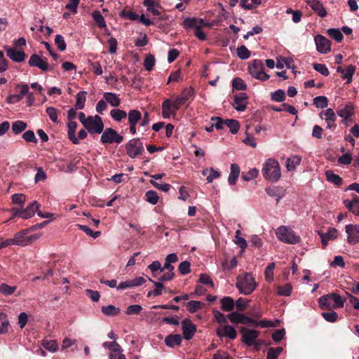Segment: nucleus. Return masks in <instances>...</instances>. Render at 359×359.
<instances>
[{"label": "nucleus", "mask_w": 359, "mask_h": 359, "mask_svg": "<svg viewBox=\"0 0 359 359\" xmlns=\"http://www.w3.org/2000/svg\"><path fill=\"white\" fill-rule=\"evenodd\" d=\"M101 310L102 312L107 316H115L120 313V309L113 305L103 306Z\"/></svg>", "instance_id": "nucleus-35"}, {"label": "nucleus", "mask_w": 359, "mask_h": 359, "mask_svg": "<svg viewBox=\"0 0 359 359\" xmlns=\"http://www.w3.org/2000/svg\"><path fill=\"white\" fill-rule=\"evenodd\" d=\"M258 174H259V170L257 168H254L250 169L247 172H243L242 173V179L244 181L248 182L253 179H255L257 177Z\"/></svg>", "instance_id": "nucleus-49"}, {"label": "nucleus", "mask_w": 359, "mask_h": 359, "mask_svg": "<svg viewBox=\"0 0 359 359\" xmlns=\"http://www.w3.org/2000/svg\"><path fill=\"white\" fill-rule=\"evenodd\" d=\"M84 127L90 133L101 134L104 130V123L98 115L88 116Z\"/></svg>", "instance_id": "nucleus-6"}, {"label": "nucleus", "mask_w": 359, "mask_h": 359, "mask_svg": "<svg viewBox=\"0 0 359 359\" xmlns=\"http://www.w3.org/2000/svg\"><path fill=\"white\" fill-rule=\"evenodd\" d=\"M316 50L321 54H326L331 50V43L324 36L318 34L314 38Z\"/></svg>", "instance_id": "nucleus-11"}, {"label": "nucleus", "mask_w": 359, "mask_h": 359, "mask_svg": "<svg viewBox=\"0 0 359 359\" xmlns=\"http://www.w3.org/2000/svg\"><path fill=\"white\" fill-rule=\"evenodd\" d=\"M29 66L38 67L42 71H48L49 69V65L46 58H41L36 54H33L30 56L29 62Z\"/></svg>", "instance_id": "nucleus-14"}, {"label": "nucleus", "mask_w": 359, "mask_h": 359, "mask_svg": "<svg viewBox=\"0 0 359 359\" xmlns=\"http://www.w3.org/2000/svg\"><path fill=\"white\" fill-rule=\"evenodd\" d=\"M16 289V286H10L6 283H1L0 285V293L4 296L13 294L15 292Z\"/></svg>", "instance_id": "nucleus-39"}, {"label": "nucleus", "mask_w": 359, "mask_h": 359, "mask_svg": "<svg viewBox=\"0 0 359 359\" xmlns=\"http://www.w3.org/2000/svg\"><path fill=\"white\" fill-rule=\"evenodd\" d=\"M327 32L330 37L335 39L337 42H340L344 38L342 33L339 29L330 28L327 29Z\"/></svg>", "instance_id": "nucleus-53"}, {"label": "nucleus", "mask_w": 359, "mask_h": 359, "mask_svg": "<svg viewBox=\"0 0 359 359\" xmlns=\"http://www.w3.org/2000/svg\"><path fill=\"white\" fill-rule=\"evenodd\" d=\"M145 196L147 201L152 205H156L159 199L157 192L152 190L147 191Z\"/></svg>", "instance_id": "nucleus-47"}, {"label": "nucleus", "mask_w": 359, "mask_h": 359, "mask_svg": "<svg viewBox=\"0 0 359 359\" xmlns=\"http://www.w3.org/2000/svg\"><path fill=\"white\" fill-rule=\"evenodd\" d=\"M277 238L288 244H297L301 241V238L296 233L285 226H280L276 230Z\"/></svg>", "instance_id": "nucleus-4"}, {"label": "nucleus", "mask_w": 359, "mask_h": 359, "mask_svg": "<svg viewBox=\"0 0 359 359\" xmlns=\"http://www.w3.org/2000/svg\"><path fill=\"white\" fill-rule=\"evenodd\" d=\"M233 107L238 111H243L245 110L248 104V96L245 93H240L234 95Z\"/></svg>", "instance_id": "nucleus-13"}, {"label": "nucleus", "mask_w": 359, "mask_h": 359, "mask_svg": "<svg viewBox=\"0 0 359 359\" xmlns=\"http://www.w3.org/2000/svg\"><path fill=\"white\" fill-rule=\"evenodd\" d=\"M292 287L290 284H286L283 286H278L277 288V294L279 296L289 297L291 295Z\"/></svg>", "instance_id": "nucleus-41"}, {"label": "nucleus", "mask_w": 359, "mask_h": 359, "mask_svg": "<svg viewBox=\"0 0 359 359\" xmlns=\"http://www.w3.org/2000/svg\"><path fill=\"white\" fill-rule=\"evenodd\" d=\"M313 104L317 108L323 109L327 107L328 100L325 96H317L313 99Z\"/></svg>", "instance_id": "nucleus-42"}, {"label": "nucleus", "mask_w": 359, "mask_h": 359, "mask_svg": "<svg viewBox=\"0 0 359 359\" xmlns=\"http://www.w3.org/2000/svg\"><path fill=\"white\" fill-rule=\"evenodd\" d=\"M236 286L241 294L249 295L256 289L257 283L251 273H243L237 277Z\"/></svg>", "instance_id": "nucleus-3"}, {"label": "nucleus", "mask_w": 359, "mask_h": 359, "mask_svg": "<svg viewBox=\"0 0 359 359\" xmlns=\"http://www.w3.org/2000/svg\"><path fill=\"white\" fill-rule=\"evenodd\" d=\"M155 65V58L153 55H149L146 57L144 61V66L145 69L151 71Z\"/></svg>", "instance_id": "nucleus-61"}, {"label": "nucleus", "mask_w": 359, "mask_h": 359, "mask_svg": "<svg viewBox=\"0 0 359 359\" xmlns=\"http://www.w3.org/2000/svg\"><path fill=\"white\" fill-rule=\"evenodd\" d=\"M262 4V0H241L240 6L245 10L257 8Z\"/></svg>", "instance_id": "nucleus-32"}, {"label": "nucleus", "mask_w": 359, "mask_h": 359, "mask_svg": "<svg viewBox=\"0 0 359 359\" xmlns=\"http://www.w3.org/2000/svg\"><path fill=\"white\" fill-rule=\"evenodd\" d=\"M26 128L27 123L22 121H16L12 124V130L16 135L24 131Z\"/></svg>", "instance_id": "nucleus-40"}, {"label": "nucleus", "mask_w": 359, "mask_h": 359, "mask_svg": "<svg viewBox=\"0 0 359 359\" xmlns=\"http://www.w3.org/2000/svg\"><path fill=\"white\" fill-rule=\"evenodd\" d=\"M313 67L316 72H318V73L321 74L323 76H327L330 74V72L327 67L323 64L314 63L313 65Z\"/></svg>", "instance_id": "nucleus-60"}, {"label": "nucleus", "mask_w": 359, "mask_h": 359, "mask_svg": "<svg viewBox=\"0 0 359 359\" xmlns=\"http://www.w3.org/2000/svg\"><path fill=\"white\" fill-rule=\"evenodd\" d=\"M102 133L100 141L103 144H120L123 139L121 135L111 128H106Z\"/></svg>", "instance_id": "nucleus-9"}, {"label": "nucleus", "mask_w": 359, "mask_h": 359, "mask_svg": "<svg viewBox=\"0 0 359 359\" xmlns=\"http://www.w3.org/2000/svg\"><path fill=\"white\" fill-rule=\"evenodd\" d=\"M302 162V157L298 155L292 156V157L287 158L286 160V168L287 171H294L297 166L300 165Z\"/></svg>", "instance_id": "nucleus-25"}, {"label": "nucleus", "mask_w": 359, "mask_h": 359, "mask_svg": "<svg viewBox=\"0 0 359 359\" xmlns=\"http://www.w3.org/2000/svg\"><path fill=\"white\" fill-rule=\"evenodd\" d=\"M309 6L315 11L318 16L324 18L327 15V12L323 6V3L320 0H305Z\"/></svg>", "instance_id": "nucleus-19"}, {"label": "nucleus", "mask_w": 359, "mask_h": 359, "mask_svg": "<svg viewBox=\"0 0 359 359\" xmlns=\"http://www.w3.org/2000/svg\"><path fill=\"white\" fill-rule=\"evenodd\" d=\"M262 173L264 178L271 182H276L281 177V168L278 161L270 158L263 164Z\"/></svg>", "instance_id": "nucleus-1"}, {"label": "nucleus", "mask_w": 359, "mask_h": 359, "mask_svg": "<svg viewBox=\"0 0 359 359\" xmlns=\"http://www.w3.org/2000/svg\"><path fill=\"white\" fill-rule=\"evenodd\" d=\"M143 151V144L138 138L132 139L126 144L127 154L132 158H136Z\"/></svg>", "instance_id": "nucleus-10"}, {"label": "nucleus", "mask_w": 359, "mask_h": 359, "mask_svg": "<svg viewBox=\"0 0 359 359\" xmlns=\"http://www.w3.org/2000/svg\"><path fill=\"white\" fill-rule=\"evenodd\" d=\"M128 116L130 125H137V123L141 120L142 118L140 111L136 109L130 110Z\"/></svg>", "instance_id": "nucleus-33"}, {"label": "nucleus", "mask_w": 359, "mask_h": 359, "mask_svg": "<svg viewBox=\"0 0 359 359\" xmlns=\"http://www.w3.org/2000/svg\"><path fill=\"white\" fill-rule=\"evenodd\" d=\"M327 180L335 185L339 186L342 184V178L334 173L332 170H327L325 173Z\"/></svg>", "instance_id": "nucleus-30"}, {"label": "nucleus", "mask_w": 359, "mask_h": 359, "mask_svg": "<svg viewBox=\"0 0 359 359\" xmlns=\"http://www.w3.org/2000/svg\"><path fill=\"white\" fill-rule=\"evenodd\" d=\"M6 54L13 61L16 62H23L26 58V54L22 50H17L8 46L5 47Z\"/></svg>", "instance_id": "nucleus-17"}, {"label": "nucleus", "mask_w": 359, "mask_h": 359, "mask_svg": "<svg viewBox=\"0 0 359 359\" xmlns=\"http://www.w3.org/2000/svg\"><path fill=\"white\" fill-rule=\"evenodd\" d=\"M86 99V92L81 91L76 95V102L75 107L76 109H82L84 108Z\"/></svg>", "instance_id": "nucleus-36"}, {"label": "nucleus", "mask_w": 359, "mask_h": 359, "mask_svg": "<svg viewBox=\"0 0 359 359\" xmlns=\"http://www.w3.org/2000/svg\"><path fill=\"white\" fill-rule=\"evenodd\" d=\"M26 201V196L23 194H15L12 196V202L14 204L22 205Z\"/></svg>", "instance_id": "nucleus-62"}, {"label": "nucleus", "mask_w": 359, "mask_h": 359, "mask_svg": "<svg viewBox=\"0 0 359 359\" xmlns=\"http://www.w3.org/2000/svg\"><path fill=\"white\" fill-rule=\"evenodd\" d=\"M110 115L116 121L118 122L121 121L127 117L126 112L119 109H112L110 111Z\"/></svg>", "instance_id": "nucleus-37"}, {"label": "nucleus", "mask_w": 359, "mask_h": 359, "mask_svg": "<svg viewBox=\"0 0 359 359\" xmlns=\"http://www.w3.org/2000/svg\"><path fill=\"white\" fill-rule=\"evenodd\" d=\"M143 4L147 7V11L151 12L154 15H160L159 11L156 8L159 4L155 0H144Z\"/></svg>", "instance_id": "nucleus-31"}, {"label": "nucleus", "mask_w": 359, "mask_h": 359, "mask_svg": "<svg viewBox=\"0 0 359 359\" xmlns=\"http://www.w3.org/2000/svg\"><path fill=\"white\" fill-rule=\"evenodd\" d=\"M354 113V107L351 102L345 105H341L337 110L338 116L345 121H347L353 116Z\"/></svg>", "instance_id": "nucleus-18"}, {"label": "nucleus", "mask_w": 359, "mask_h": 359, "mask_svg": "<svg viewBox=\"0 0 359 359\" xmlns=\"http://www.w3.org/2000/svg\"><path fill=\"white\" fill-rule=\"evenodd\" d=\"M28 233L29 231L27 229H24L16 233L14 235V237L13 238L14 245L20 246H26L36 241L39 238V236L36 234L28 236Z\"/></svg>", "instance_id": "nucleus-8"}, {"label": "nucleus", "mask_w": 359, "mask_h": 359, "mask_svg": "<svg viewBox=\"0 0 359 359\" xmlns=\"http://www.w3.org/2000/svg\"><path fill=\"white\" fill-rule=\"evenodd\" d=\"M337 71L341 74V78L347 80V83H350L352 80L353 75L355 71V67L352 65H348L345 69L341 67L337 68Z\"/></svg>", "instance_id": "nucleus-22"}, {"label": "nucleus", "mask_w": 359, "mask_h": 359, "mask_svg": "<svg viewBox=\"0 0 359 359\" xmlns=\"http://www.w3.org/2000/svg\"><path fill=\"white\" fill-rule=\"evenodd\" d=\"M347 234V242L351 245H355L359 243V225L347 224L345 227Z\"/></svg>", "instance_id": "nucleus-12"}, {"label": "nucleus", "mask_w": 359, "mask_h": 359, "mask_svg": "<svg viewBox=\"0 0 359 359\" xmlns=\"http://www.w3.org/2000/svg\"><path fill=\"white\" fill-rule=\"evenodd\" d=\"M77 126H78L77 123L76 121H69L68 122V123H67V128H68L67 135H68V138L74 144H79V140H78V139L76 138V137L75 135V132H76Z\"/></svg>", "instance_id": "nucleus-23"}, {"label": "nucleus", "mask_w": 359, "mask_h": 359, "mask_svg": "<svg viewBox=\"0 0 359 359\" xmlns=\"http://www.w3.org/2000/svg\"><path fill=\"white\" fill-rule=\"evenodd\" d=\"M103 97L111 107H116L119 106L121 100L118 96L113 93L106 92L103 94Z\"/></svg>", "instance_id": "nucleus-28"}, {"label": "nucleus", "mask_w": 359, "mask_h": 359, "mask_svg": "<svg viewBox=\"0 0 359 359\" xmlns=\"http://www.w3.org/2000/svg\"><path fill=\"white\" fill-rule=\"evenodd\" d=\"M222 309L225 311H231L234 308V301L230 297H225L221 299Z\"/></svg>", "instance_id": "nucleus-34"}, {"label": "nucleus", "mask_w": 359, "mask_h": 359, "mask_svg": "<svg viewBox=\"0 0 359 359\" xmlns=\"http://www.w3.org/2000/svg\"><path fill=\"white\" fill-rule=\"evenodd\" d=\"M42 346L50 352H55L58 349V345L55 340H43L42 342Z\"/></svg>", "instance_id": "nucleus-43"}, {"label": "nucleus", "mask_w": 359, "mask_h": 359, "mask_svg": "<svg viewBox=\"0 0 359 359\" xmlns=\"http://www.w3.org/2000/svg\"><path fill=\"white\" fill-rule=\"evenodd\" d=\"M345 302V297L335 292L323 295L318 299L319 306L323 310L342 308Z\"/></svg>", "instance_id": "nucleus-2"}, {"label": "nucleus", "mask_w": 359, "mask_h": 359, "mask_svg": "<svg viewBox=\"0 0 359 359\" xmlns=\"http://www.w3.org/2000/svg\"><path fill=\"white\" fill-rule=\"evenodd\" d=\"M182 342V337L180 334H169L165 339V344L170 348L180 345Z\"/></svg>", "instance_id": "nucleus-29"}, {"label": "nucleus", "mask_w": 359, "mask_h": 359, "mask_svg": "<svg viewBox=\"0 0 359 359\" xmlns=\"http://www.w3.org/2000/svg\"><path fill=\"white\" fill-rule=\"evenodd\" d=\"M55 43L60 50L64 51L66 49V43L65 41L64 37L62 35L57 34L55 36Z\"/></svg>", "instance_id": "nucleus-63"}, {"label": "nucleus", "mask_w": 359, "mask_h": 359, "mask_svg": "<svg viewBox=\"0 0 359 359\" xmlns=\"http://www.w3.org/2000/svg\"><path fill=\"white\" fill-rule=\"evenodd\" d=\"M318 235L321 238V243L326 246L329 241L334 240L338 236V231L335 228H330L326 233L318 231Z\"/></svg>", "instance_id": "nucleus-20"}, {"label": "nucleus", "mask_w": 359, "mask_h": 359, "mask_svg": "<svg viewBox=\"0 0 359 359\" xmlns=\"http://www.w3.org/2000/svg\"><path fill=\"white\" fill-rule=\"evenodd\" d=\"M321 118H324L325 121H336V114L334 110L331 108L326 110L322 111L320 114Z\"/></svg>", "instance_id": "nucleus-45"}, {"label": "nucleus", "mask_w": 359, "mask_h": 359, "mask_svg": "<svg viewBox=\"0 0 359 359\" xmlns=\"http://www.w3.org/2000/svg\"><path fill=\"white\" fill-rule=\"evenodd\" d=\"M240 174V168L236 164L231 165V170L228 177V182L231 185H234Z\"/></svg>", "instance_id": "nucleus-27"}, {"label": "nucleus", "mask_w": 359, "mask_h": 359, "mask_svg": "<svg viewBox=\"0 0 359 359\" xmlns=\"http://www.w3.org/2000/svg\"><path fill=\"white\" fill-rule=\"evenodd\" d=\"M148 279L149 281L153 283L155 286L154 290H152L153 296L158 297L161 295L162 294V290L164 287L163 284L160 281L156 282L149 278Z\"/></svg>", "instance_id": "nucleus-57"}, {"label": "nucleus", "mask_w": 359, "mask_h": 359, "mask_svg": "<svg viewBox=\"0 0 359 359\" xmlns=\"http://www.w3.org/2000/svg\"><path fill=\"white\" fill-rule=\"evenodd\" d=\"M237 55L241 60H247L250 57V51L242 45L237 48Z\"/></svg>", "instance_id": "nucleus-51"}, {"label": "nucleus", "mask_w": 359, "mask_h": 359, "mask_svg": "<svg viewBox=\"0 0 359 359\" xmlns=\"http://www.w3.org/2000/svg\"><path fill=\"white\" fill-rule=\"evenodd\" d=\"M207 25L204 20L196 18H187L183 22V26L185 29H196L198 26H206Z\"/></svg>", "instance_id": "nucleus-21"}, {"label": "nucleus", "mask_w": 359, "mask_h": 359, "mask_svg": "<svg viewBox=\"0 0 359 359\" xmlns=\"http://www.w3.org/2000/svg\"><path fill=\"white\" fill-rule=\"evenodd\" d=\"M242 341L248 346L253 345L259 334V332L257 330L245 328L242 330Z\"/></svg>", "instance_id": "nucleus-16"}, {"label": "nucleus", "mask_w": 359, "mask_h": 359, "mask_svg": "<svg viewBox=\"0 0 359 359\" xmlns=\"http://www.w3.org/2000/svg\"><path fill=\"white\" fill-rule=\"evenodd\" d=\"M275 269V263H270L265 269L264 276L266 281L271 283L273 280V270Z\"/></svg>", "instance_id": "nucleus-46"}, {"label": "nucleus", "mask_w": 359, "mask_h": 359, "mask_svg": "<svg viewBox=\"0 0 359 359\" xmlns=\"http://www.w3.org/2000/svg\"><path fill=\"white\" fill-rule=\"evenodd\" d=\"M266 194L271 197H276V203H278L283 197V195L278 193V187H269L266 189Z\"/></svg>", "instance_id": "nucleus-54"}, {"label": "nucleus", "mask_w": 359, "mask_h": 359, "mask_svg": "<svg viewBox=\"0 0 359 359\" xmlns=\"http://www.w3.org/2000/svg\"><path fill=\"white\" fill-rule=\"evenodd\" d=\"M162 116L163 118H168L171 116H175V113L172 109L170 104V99H166L162 103Z\"/></svg>", "instance_id": "nucleus-24"}, {"label": "nucleus", "mask_w": 359, "mask_h": 359, "mask_svg": "<svg viewBox=\"0 0 359 359\" xmlns=\"http://www.w3.org/2000/svg\"><path fill=\"white\" fill-rule=\"evenodd\" d=\"M225 125L232 134H236L239 130V123L236 120L227 119L225 121Z\"/></svg>", "instance_id": "nucleus-48"}, {"label": "nucleus", "mask_w": 359, "mask_h": 359, "mask_svg": "<svg viewBox=\"0 0 359 359\" xmlns=\"http://www.w3.org/2000/svg\"><path fill=\"white\" fill-rule=\"evenodd\" d=\"M352 156L350 153H346L338 158V163L341 165H349L352 161Z\"/></svg>", "instance_id": "nucleus-64"}, {"label": "nucleus", "mask_w": 359, "mask_h": 359, "mask_svg": "<svg viewBox=\"0 0 359 359\" xmlns=\"http://www.w3.org/2000/svg\"><path fill=\"white\" fill-rule=\"evenodd\" d=\"M271 98L275 102H283L285 100V93L283 90L278 89L271 93Z\"/></svg>", "instance_id": "nucleus-52"}, {"label": "nucleus", "mask_w": 359, "mask_h": 359, "mask_svg": "<svg viewBox=\"0 0 359 359\" xmlns=\"http://www.w3.org/2000/svg\"><path fill=\"white\" fill-rule=\"evenodd\" d=\"M182 330L184 338L191 339L196 332V326L189 319H184L182 322Z\"/></svg>", "instance_id": "nucleus-15"}, {"label": "nucleus", "mask_w": 359, "mask_h": 359, "mask_svg": "<svg viewBox=\"0 0 359 359\" xmlns=\"http://www.w3.org/2000/svg\"><path fill=\"white\" fill-rule=\"evenodd\" d=\"M39 204L37 201H33L29 205H28L26 208H12V212H13L14 217H21L24 219H29L33 217L39 208Z\"/></svg>", "instance_id": "nucleus-7"}, {"label": "nucleus", "mask_w": 359, "mask_h": 359, "mask_svg": "<svg viewBox=\"0 0 359 359\" xmlns=\"http://www.w3.org/2000/svg\"><path fill=\"white\" fill-rule=\"evenodd\" d=\"M203 304L198 301H190L187 304V310L190 313H194L198 309H200Z\"/></svg>", "instance_id": "nucleus-58"}, {"label": "nucleus", "mask_w": 359, "mask_h": 359, "mask_svg": "<svg viewBox=\"0 0 359 359\" xmlns=\"http://www.w3.org/2000/svg\"><path fill=\"white\" fill-rule=\"evenodd\" d=\"M110 359H126V355L123 353V348L119 345L115 349H113L109 354Z\"/></svg>", "instance_id": "nucleus-50"}, {"label": "nucleus", "mask_w": 359, "mask_h": 359, "mask_svg": "<svg viewBox=\"0 0 359 359\" xmlns=\"http://www.w3.org/2000/svg\"><path fill=\"white\" fill-rule=\"evenodd\" d=\"M232 87L233 89L238 90H244L247 88V86L245 83L244 81L241 78H235L232 81Z\"/></svg>", "instance_id": "nucleus-56"}, {"label": "nucleus", "mask_w": 359, "mask_h": 359, "mask_svg": "<svg viewBox=\"0 0 359 359\" xmlns=\"http://www.w3.org/2000/svg\"><path fill=\"white\" fill-rule=\"evenodd\" d=\"M322 316L325 320L330 323L336 322L338 318L337 313L334 311L330 312H323L322 313Z\"/></svg>", "instance_id": "nucleus-59"}, {"label": "nucleus", "mask_w": 359, "mask_h": 359, "mask_svg": "<svg viewBox=\"0 0 359 359\" xmlns=\"http://www.w3.org/2000/svg\"><path fill=\"white\" fill-rule=\"evenodd\" d=\"M46 112L48 114V116H49V118L52 122H53L55 123H58L59 111L56 108H55L53 107H48L46 108Z\"/></svg>", "instance_id": "nucleus-44"}, {"label": "nucleus", "mask_w": 359, "mask_h": 359, "mask_svg": "<svg viewBox=\"0 0 359 359\" xmlns=\"http://www.w3.org/2000/svg\"><path fill=\"white\" fill-rule=\"evenodd\" d=\"M217 334L219 336H225L231 339H236L237 336L236 331L235 329L229 325H224L222 330H217Z\"/></svg>", "instance_id": "nucleus-26"}, {"label": "nucleus", "mask_w": 359, "mask_h": 359, "mask_svg": "<svg viewBox=\"0 0 359 359\" xmlns=\"http://www.w3.org/2000/svg\"><path fill=\"white\" fill-rule=\"evenodd\" d=\"M92 17H93V20L96 22L97 26L100 28H104V27H106L107 25H106V22H105L104 18L102 16V15L101 14L100 11H95L92 13Z\"/></svg>", "instance_id": "nucleus-38"}, {"label": "nucleus", "mask_w": 359, "mask_h": 359, "mask_svg": "<svg viewBox=\"0 0 359 359\" xmlns=\"http://www.w3.org/2000/svg\"><path fill=\"white\" fill-rule=\"evenodd\" d=\"M248 70L250 75L256 79L264 81L269 79V75L264 72V65L260 60L252 61L248 66Z\"/></svg>", "instance_id": "nucleus-5"}, {"label": "nucleus", "mask_w": 359, "mask_h": 359, "mask_svg": "<svg viewBox=\"0 0 359 359\" xmlns=\"http://www.w3.org/2000/svg\"><path fill=\"white\" fill-rule=\"evenodd\" d=\"M238 264V262L236 257H233L229 262L227 259H224L222 262V266L224 270L230 271Z\"/></svg>", "instance_id": "nucleus-55"}]
</instances>
